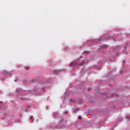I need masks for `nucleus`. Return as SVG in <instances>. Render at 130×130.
I'll return each mask as SVG.
<instances>
[{"label":"nucleus","instance_id":"1","mask_svg":"<svg viewBox=\"0 0 130 130\" xmlns=\"http://www.w3.org/2000/svg\"><path fill=\"white\" fill-rule=\"evenodd\" d=\"M58 72V71L56 70H55L53 71V73L55 74L57 73Z\"/></svg>","mask_w":130,"mask_h":130},{"label":"nucleus","instance_id":"2","mask_svg":"<svg viewBox=\"0 0 130 130\" xmlns=\"http://www.w3.org/2000/svg\"><path fill=\"white\" fill-rule=\"evenodd\" d=\"M101 40V39L100 38L98 40L96 39L95 40V41H96V43H99L100 41Z\"/></svg>","mask_w":130,"mask_h":130},{"label":"nucleus","instance_id":"3","mask_svg":"<svg viewBox=\"0 0 130 130\" xmlns=\"http://www.w3.org/2000/svg\"><path fill=\"white\" fill-rule=\"evenodd\" d=\"M78 109L77 108L75 109V110H74V112H76L78 110Z\"/></svg>","mask_w":130,"mask_h":130},{"label":"nucleus","instance_id":"4","mask_svg":"<svg viewBox=\"0 0 130 130\" xmlns=\"http://www.w3.org/2000/svg\"><path fill=\"white\" fill-rule=\"evenodd\" d=\"M84 62L83 61L81 62L80 63H79V64L80 65H82L83 63Z\"/></svg>","mask_w":130,"mask_h":130},{"label":"nucleus","instance_id":"5","mask_svg":"<svg viewBox=\"0 0 130 130\" xmlns=\"http://www.w3.org/2000/svg\"><path fill=\"white\" fill-rule=\"evenodd\" d=\"M26 70H28L29 69V67H25Z\"/></svg>","mask_w":130,"mask_h":130},{"label":"nucleus","instance_id":"6","mask_svg":"<svg viewBox=\"0 0 130 130\" xmlns=\"http://www.w3.org/2000/svg\"><path fill=\"white\" fill-rule=\"evenodd\" d=\"M102 47H104V48H105L106 47V45H104L103 46H102Z\"/></svg>","mask_w":130,"mask_h":130},{"label":"nucleus","instance_id":"7","mask_svg":"<svg viewBox=\"0 0 130 130\" xmlns=\"http://www.w3.org/2000/svg\"><path fill=\"white\" fill-rule=\"evenodd\" d=\"M33 118V117H30V119L32 120Z\"/></svg>","mask_w":130,"mask_h":130},{"label":"nucleus","instance_id":"8","mask_svg":"<svg viewBox=\"0 0 130 130\" xmlns=\"http://www.w3.org/2000/svg\"><path fill=\"white\" fill-rule=\"evenodd\" d=\"M78 118L79 119H81V117L80 116H79L78 117Z\"/></svg>","mask_w":130,"mask_h":130},{"label":"nucleus","instance_id":"9","mask_svg":"<svg viewBox=\"0 0 130 130\" xmlns=\"http://www.w3.org/2000/svg\"><path fill=\"white\" fill-rule=\"evenodd\" d=\"M126 118L127 119H129V117H126Z\"/></svg>","mask_w":130,"mask_h":130},{"label":"nucleus","instance_id":"10","mask_svg":"<svg viewBox=\"0 0 130 130\" xmlns=\"http://www.w3.org/2000/svg\"><path fill=\"white\" fill-rule=\"evenodd\" d=\"M42 90L43 91H44V89H42Z\"/></svg>","mask_w":130,"mask_h":130},{"label":"nucleus","instance_id":"11","mask_svg":"<svg viewBox=\"0 0 130 130\" xmlns=\"http://www.w3.org/2000/svg\"><path fill=\"white\" fill-rule=\"evenodd\" d=\"M2 103L1 102H0V104Z\"/></svg>","mask_w":130,"mask_h":130},{"label":"nucleus","instance_id":"12","mask_svg":"<svg viewBox=\"0 0 130 130\" xmlns=\"http://www.w3.org/2000/svg\"><path fill=\"white\" fill-rule=\"evenodd\" d=\"M90 90V89H89V90Z\"/></svg>","mask_w":130,"mask_h":130},{"label":"nucleus","instance_id":"13","mask_svg":"<svg viewBox=\"0 0 130 130\" xmlns=\"http://www.w3.org/2000/svg\"><path fill=\"white\" fill-rule=\"evenodd\" d=\"M9 76H10V74H9Z\"/></svg>","mask_w":130,"mask_h":130},{"label":"nucleus","instance_id":"14","mask_svg":"<svg viewBox=\"0 0 130 130\" xmlns=\"http://www.w3.org/2000/svg\"><path fill=\"white\" fill-rule=\"evenodd\" d=\"M33 81H34V80H32V82H33Z\"/></svg>","mask_w":130,"mask_h":130}]
</instances>
